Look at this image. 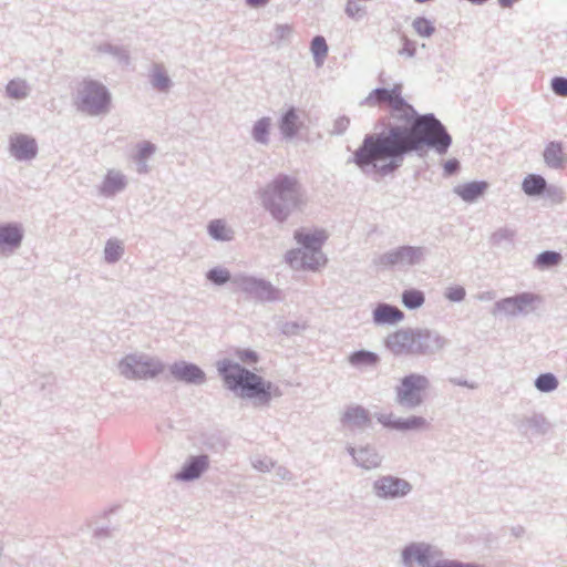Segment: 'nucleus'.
<instances>
[{
	"instance_id": "39",
	"label": "nucleus",
	"mask_w": 567,
	"mask_h": 567,
	"mask_svg": "<svg viewBox=\"0 0 567 567\" xmlns=\"http://www.w3.org/2000/svg\"><path fill=\"white\" fill-rule=\"evenodd\" d=\"M237 357L245 363H256L258 355L250 350H240L237 352Z\"/></svg>"
},
{
	"instance_id": "6",
	"label": "nucleus",
	"mask_w": 567,
	"mask_h": 567,
	"mask_svg": "<svg viewBox=\"0 0 567 567\" xmlns=\"http://www.w3.org/2000/svg\"><path fill=\"white\" fill-rule=\"evenodd\" d=\"M427 338L425 332L399 330L388 337L386 346L394 354L422 353Z\"/></svg>"
},
{
	"instance_id": "13",
	"label": "nucleus",
	"mask_w": 567,
	"mask_h": 567,
	"mask_svg": "<svg viewBox=\"0 0 567 567\" xmlns=\"http://www.w3.org/2000/svg\"><path fill=\"white\" fill-rule=\"evenodd\" d=\"M11 153L18 159H30L37 153L34 140L25 135H16L11 138Z\"/></svg>"
},
{
	"instance_id": "20",
	"label": "nucleus",
	"mask_w": 567,
	"mask_h": 567,
	"mask_svg": "<svg viewBox=\"0 0 567 567\" xmlns=\"http://www.w3.org/2000/svg\"><path fill=\"white\" fill-rule=\"evenodd\" d=\"M22 239V233L16 225H0V246L18 247Z\"/></svg>"
},
{
	"instance_id": "12",
	"label": "nucleus",
	"mask_w": 567,
	"mask_h": 567,
	"mask_svg": "<svg viewBox=\"0 0 567 567\" xmlns=\"http://www.w3.org/2000/svg\"><path fill=\"white\" fill-rule=\"evenodd\" d=\"M403 560L409 567H429L432 551L425 545H411L403 551Z\"/></svg>"
},
{
	"instance_id": "24",
	"label": "nucleus",
	"mask_w": 567,
	"mask_h": 567,
	"mask_svg": "<svg viewBox=\"0 0 567 567\" xmlns=\"http://www.w3.org/2000/svg\"><path fill=\"white\" fill-rule=\"evenodd\" d=\"M545 186V179L538 175H528L523 182V189L528 195L542 193Z\"/></svg>"
},
{
	"instance_id": "17",
	"label": "nucleus",
	"mask_w": 567,
	"mask_h": 567,
	"mask_svg": "<svg viewBox=\"0 0 567 567\" xmlns=\"http://www.w3.org/2000/svg\"><path fill=\"white\" fill-rule=\"evenodd\" d=\"M488 187L486 182H471L458 185L455 193L465 202H473L482 196Z\"/></svg>"
},
{
	"instance_id": "21",
	"label": "nucleus",
	"mask_w": 567,
	"mask_h": 567,
	"mask_svg": "<svg viewBox=\"0 0 567 567\" xmlns=\"http://www.w3.org/2000/svg\"><path fill=\"white\" fill-rule=\"evenodd\" d=\"M342 422L349 426H362L368 424V412L361 406H353L346 411Z\"/></svg>"
},
{
	"instance_id": "11",
	"label": "nucleus",
	"mask_w": 567,
	"mask_h": 567,
	"mask_svg": "<svg viewBox=\"0 0 567 567\" xmlns=\"http://www.w3.org/2000/svg\"><path fill=\"white\" fill-rule=\"evenodd\" d=\"M538 298L532 293H522L515 297L505 298L496 303L498 311L515 316L527 310Z\"/></svg>"
},
{
	"instance_id": "10",
	"label": "nucleus",
	"mask_w": 567,
	"mask_h": 567,
	"mask_svg": "<svg viewBox=\"0 0 567 567\" xmlns=\"http://www.w3.org/2000/svg\"><path fill=\"white\" fill-rule=\"evenodd\" d=\"M374 489L378 496L383 498H394L406 495L411 486L401 478L392 476H383L374 483Z\"/></svg>"
},
{
	"instance_id": "35",
	"label": "nucleus",
	"mask_w": 567,
	"mask_h": 567,
	"mask_svg": "<svg viewBox=\"0 0 567 567\" xmlns=\"http://www.w3.org/2000/svg\"><path fill=\"white\" fill-rule=\"evenodd\" d=\"M409 254H411L409 250H401V248H399L398 250L383 256L381 262L385 266L403 265L400 256Z\"/></svg>"
},
{
	"instance_id": "3",
	"label": "nucleus",
	"mask_w": 567,
	"mask_h": 567,
	"mask_svg": "<svg viewBox=\"0 0 567 567\" xmlns=\"http://www.w3.org/2000/svg\"><path fill=\"white\" fill-rule=\"evenodd\" d=\"M264 206L278 220L299 209L306 198L297 178L282 175L270 183L261 193Z\"/></svg>"
},
{
	"instance_id": "32",
	"label": "nucleus",
	"mask_w": 567,
	"mask_h": 567,
	"mask_svg": "<svg viewBox=\"0 0 567 567\" xmlns=\"http://www.w3.org/2000/svg\"><path fill=\"white\" fill-rule=\"evenodd\" d=\"M104 252L105 259L110 262H114L121 257L123 252V247L120 243L110 240L105 246Z\"/></svg>"
},
{
	"instance_id": "5",
	"label": "nucleus",
	"mask_w": 567,
	"mask_h": 567,
	"mask_svg": "<svg viewBox=\"0 0 567 567\" xmlns=\"http://www.w3.org/2000/svg\"><path fill=\"white\" fill-rule=\"evenodd\" d=\"M79 107L89 114H100L105 112L110 105V94L99 82L84 81L79 91Z\"/></svg>"
},
{
	"instance_id": "28",
	"label": "nucleus",
	"mask_w": 567,
	"mask_h": 567,
	"mask_svg": "<svg viewBox=\"0 0 567 567\" xmlns=\"http://www.w3.org/2000/svg\"><path fill=\"white\" fill-rule=\"evenodd\" d=\"M350 362L354 365H372L378 362V355L369 351H358L351 354Z\"/></svg>"
},
{
	"instance_id": "25",
	"label": "nucleus",
	"mask_w": 567,
	"mask_h": 567,
	"mask_svg": "<svg viewBox=\"0 0 567 567\" xmlns=\"http://www.w3.org/2000/svg\"><path fill=\"white\" fill-rule=\"evenodd\" d=\"M402 302L406 308H419L424 302V296L421 291L415 289L405 290L402 295Z\"/></svg>"
},
{
	"instance_id": "31",
	"label": "nucleus",
	"mask_w": 567,
	"mask_h": 567,
	"mask_svg": "<svg viewBox=\"0 0 567 567\" xmlns=\"http://www.w3.org/2000/svg\"><path fill=\"white\" fill-rule=\"evenodd\" d=\"M561 257L555 251H545L537 257V265L542 268L550 267L559 264Z\"/></svg>"
},
{
	"instance_id": "45",
	"label": "nucleus",
	"mask_w": 567,
	"mask_h": 567,
	"mask_svg": "<svg viewBox=\"0 0 567 567\" xmlns=\"http://www.w3.org/2000/svg\"><path fill=\"white\" fill-rule=\"evenodd\" d=\"M153 150L151 146H147L146 150H145V153H151Z\"/></svg>"
},
{
	"instance_id": "34",
	"label": "nucleus",
	"mask_w": 567,
	"mask_h": 567,
	"mask_svg": "<svg viewBox=\"0 0 567 567\" xmlns=\"http://www.w3.org/2000/svg\"><path fill=\"white\" fill-rule=\"evenodd\" d=\"M270 127V121L268 118H261L254 127V137L259 142H266Z\"/></svg>"
},
{
	"instance_id": "15",
	"label": "nucleus",
	"mask_w": 567,
	"mask_h": 567,
	"mask_svg": "<svg viewBox=\"0 0 567 567\" xmlns=\"http://www.w3.org/2000/svg\"><path fill=\"white\" fill-rule=\"evenodd\" d=\"M207 456L192 457L183 470L176 474V478L182 481L197 478L207 468Z\"/></svg>"
},
{
	"instance_id": "14",
	"label": "nucleus",
	"mask_w": 567,
	"mask_h": 567,
	"mask_svg": "<svg viewBox=\"0 0 567 567\" xmlns=\"http://www.w3.org/2000/svg\"><path fill=\"white\" fill-rule=\"evenodd\" d=\"M172 373L186 382L202 383L205 380V374L198 367L186 362L175 363L172 367Z\"/></svg>"
},
{
	"instance_id": "40",
	"label": "nucleus",
	"mask_w": 567,
	"mask_h": 567,
	"mask_svg": "<svg viewBox=\"0 0 567 567\" xmlns=\"http://www.w3.org/2000/svg\"><path fill=\"white\" fill-rule=\"evenodd\" d=\"M401 250H409L411 254L409 255H402L400 256L401 259H402V262L403 265L404 264H408V265H411L413 264L417 257H419V252L414 249V248H411V247H401Z\"/></svg>"
},
{
	"instance_id": "44",
	"label": "nucleus",
	"mask_w": 567,
	"mask_h": 567,
	"mask_svg": "<svg viewBox=\"0 0 567 567\" xmlns=\"http://www.w3.org/2000/svg\"><path fill=\"white\" fill-rule=\"evenodd\" d=\"M246 1L251 7H259V6H265L266 3H268L269 0H246Z\"/></svg>"
},
{
	"instance_id": "26",
	"label": "nucleus",
	"mask_w": 567,
	"mask_h": 567,
	"mask_svg": "<svg viewBox=\"0 0 567 567\" xmlns=\"http://www.w3.org/2000/svg\"><path fill=\"white\" fill-rule=\"evenodd\" d=\"M311 52L318 64H322L328 53V45L323 37H315L311 42Z\"/></svg>"
},
{
	"instance_id": "41",
	"label": "nucleus",
	"mask_w": 567,
	"mask_h": 567,
	"mask_svg": "<svg viewBox=\"0 0 567 567\" xmlns=\"http://www.w3.org/2000/svg\"><path fill=\"white\" fill-rule=\"evenodd\" d=\"M154 86L158 90H166L168 87L169 80L163 74H156L153 80Z\"/></svg>"
},
{
	"instance_id": "36",
	"label": "nucleus",
	"mask_w": 567,
	"mask_h": 567,
	"mask_svg": "<svg viewBox=\"0 0 567 567\" xmlns=\"http://www.w3.org/2000/svg\"><path fill=\"white\" fill-rule=\"evenodd\" d=\"M207 277L213 282H215L217 285H221L229 280L230 275H229L228 270H226V269L216 268V269H212L208 272Z\"/></svg>"
},
{
	"instance_id": "1",
	"label": "nucleus",
	"mask_w": 567,
	"mask_h": 567,
	"mask_svg": "<svg viewBox=\"0 0 567 567\" xmlns=\"http://www.w3.org/2000/svg\"><path fill=\"white\" fill-rule=\"evenodd\" d=\"M402 86L373 90L367 97L369 106H386L391 117L399 123L390 125L388 131L364 138L354 153L360 167L371 165L373 169L386 175L394 172L404 154L419 150L424 143L439 153H445L451 137L443 125L432 115L416 117L414 109L402 97Z\"/></svg>"
},
{
	"instance_id": "19",
	"label": "nucleus",
	"mask_w": 567,
	"mask_h": 567,
	"mask_svg": "<svg viewBox=\"0 0 567 567\" xmlns=\"http://www.w3.org/2000/svg\"><path fill=\"white\" fill-rule=\"evenodd\" d=\"M544 158L547 165L551 167H563L566 162V156L559 143H549L544 152Z\"/></svg>"
},
{
	"instance_id": "8",
	"label": "nucleus",
	"mask_w": 567,
	"mask_h": 567,
	"mask_svg": "<svg viewBox=\"0 0 567 567\" xmlns=\"http://www.w3.org/2000/svg\"><path fill=\"white\" fill-rule=\"evenodd\" d=\"M120 369L126 378H151L162 371V365L157 361L130 355L121 362Z\"/></svg>"
},
{
	"instance_id": "4",
	"label": "nucleus",
	"mask_w": 567,
	"mask_h": 567,
	"mask_svg": "<svg viewBox=\"0 0 567 567\" xmlns=\"http://www.w3.org/2000/svg\"><path fill=\"white\" fill-rule=\"evenodd\" d=\"M295 239L306 249H309L315 252L310 261L306 260V254L300 249H292L288 251L286 256L287 262L291 268L300 269V268H309L317 269L321 265L326 262V259L322 254L319 252L321 246L327 239V235L323 230L315 229V230H297L295 233Z\"/></svg>"
},
{
	"instance_id": "27",
	"label": "nucleus",
	"mask_w": 567,
	"mask_h": 567,
	"mask_svg": "<svg viewBox=\"0 0 567 567\" xmlns=\"http://www.w3.org/2000/svg\"><path fill=\"white\" fill-rule=\"evenodd\" d=\"M297 114L289 110L281 120L280 130L286 136H292L297 131Z\"/></svg>"
},
{
	"instance_id": "38",
	"label": "nucleus",
	"mask_w": 567,
	"mask_h": 567,
	"mask_svg": "<svg viewBox=\"0 0 567 567\" xmlns=\"http://www.w3.org/2000/svg\"><path fill=\"white\" fill-rule=\"evenodd\" d=\"M446 297L451 301H461L465 297V290L460 286L451 287L446 291Z\"/></svg>"
},
{
	"instance_id": "22",
	"label": "nucleus",
	"mask_w": 567,
	"mask_h": 567,
	"mask_svg": "<svg viewBox=\"0 0 567 567\" xmlns=\"http://www.w3.org/2000/svg\"><path fill=\"white\" fill-rule=\"evenodd\" d=\"M124 186L125 181L123 175L117 172H109L103 182L102 192L106 195H113L123 189Z\"/></svg>"
},
{
	"instance_id": "29",
	"label": "nucleus",
	"mask_w": 567,
	"mask_h": 567,
	"mask_svg": "<svg viewBox=\"0 0 567 567\" xmlns=\"http://www.w3.org/2000/svg\"><path fill=\"white\" fill-rule=\"evenodd\" d=\"M535 385L542 392H549L558 386V381L551 373H545L536 379Z\"/></svg>"
},
{
	"instance_id": "30",
	"label": "nucleus",
	"mask_w": 567,
	"mask_h": 567,
	"mask_svg": "<svg viewBox=\"0 0 567 567\" xmlns=\"http://www.w3.org/2000/svg\"><path fill=\"white\" fill-rule=\"evenodd\" d=\"M7 93L13 99H23L28 94V87L23 81L12 80L7 85Z\"/></svg>"
},
{
	"instance_id": "2",
	"label": "nucleus",
	"mask_w": 567,
	"mask_h": 567,
	"mask_svg": "<svg viewBox=\"0 0 567 567\" xmlns=\"http://www.w3.org/2000/svg\"><path fill=\"white\" fill-rule=\"evenodd\" d=\"M218 370L227 388L239 391L243 398L255 399L260 404H267L272 396L278 395V390L271 382L237 363L228 360L220 361Z\"/></svg>"
},
{
	"instance_id": "37",
	"label": "nucleus",
	"mask_w": 567,
	"mask_h": 567,
	"mask_svg": "<svg viewBox=\"0 0 567 567\" xmlns=\"http://www.w3.org/2000/svg\"><path fill=\"white\" fill-rule=\"evenodd\" d=\"M551 89L559 96H567V79L557 76L551 80Z\"/></svg>"
},
{
	"instance_id": "33",
	"label": "nucleus",
	"mask_w": 567,
	"mask_h": 567,
	"mask_svg": "<svg viewBox=\"0 0 567 567\" xmlns=\"http://www.w3.org/2000/svg\"><path fill=\"white\" fill-rule=\"evenodd\" d=\"M415 32L421 37H430L434 32L431 21L425 18H417L413 22Z\"/></svg>"
},
{
	"instance_id": "16",
	"label": "nucleus",
	"mask_w": 567,
	"mask_h": 567,
	"mask_svg": "<svg viewBox=\"0 0 567 567\" xmlns=\"http://www.w3.org/2000/svg\"><path fill=\"white\" fill-rule=\"evenodd\" d=\"M403 312L396 307L385 303L379 305L373 311L374 322L378 324L395 323L403 319Z\"/></svg>"
},
{
	"instance_id": "9",
	"label": "nucleus",
	"mask_w": 567,
	"mask_h": 567,
	"mask_svg": "<svg viewBox=\"0 0 567 567\" xmlns=\"http://www.w3.org/2000/svg\"><path fill=\"white\" fill-rule=\"evenodd\" d=\"M377 419L384 427L398 431L421 430L427 425L426 420L419 415L402 420L396 417L393 413H380Z\"/></svg>"
},
{
	"instance_id": "23",
	"label": "nucleus",
	"mask_w": 567,
	"mask_h": 567,
	"mask_svg": "<svg viewBox=\"0 0 567 567\" xmlns=\"http://www.w3.org/2000/svg\"><path fill=\"white\" fill-rule=\"evenodd\" d=\"M208 231L217 240H230L233 237V231L219 219L210 221Z\"/></svg>"
},
{
	"instance_id": "18",
	"label": "nucleus",
	"mask_w": 567,
	"mask_h": 567,
	"mask_svg": "<svg viewBox=\"0 0 567 567\" xmlns=\"http://www.w3.org/2000/svg\"><path fill=\"white\" fill-rule=\"evenodd\" d=\"M355 462L364 468L378 467L381 463V457L372 447H362L353 451Z\"/></svg>"
},
{
	"instance_id": "7",
	"label": "nucleus",
	"mask_w": 567,
	"mask_h": 567,
	"mask_svg": "<svg viewBox=\"0 0 567 567\" xmlns=\"http://www.w3.org/2000/svg\"><path fill=\"white\" fill-rule=\"evenodd\" d=\"M429 386V380L421 374H410L401 379L396 386V401L399 404L410 408L420 405L423 401L422 392Z\"/></svg>"
},
{
	"instance_id": "43",
	"label": "nucleus",
	"mask_w": 567,
	"mask_h": 567,
	"mask_svg": "<svg viewBox=\"0 0 567 567\" xmlns=\"http://www.w3.org/2000/svg\"><path fill=\"white\" fill-rule=\"evenodd\" d=\"M457 167H458V162L455 159L447 161L444 165V168L447 174H453L454 172H456Z\"/></svg>"
},
{
	"instance_id": "42",
	"label": "nucleus",
	"mask_w": 567,
	"mask_h": 567,
	"mask_svg": "<svg viewBox=\"0 0 567 567\" xmlns=\"http://www.w3.org/2000/svg\"><path fill=\"white\" fill-rule=\"evenodd\" d=\"M361 7L354 2V1H349L347 3V7H346V12L348 13L349 17H355L357 14H359L361 12Z\"/></svg>"
}]
</instances>
